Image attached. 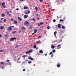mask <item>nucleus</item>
Returning a JSON list of instances; mask_svg holds the SVG:
<instances>
[{"label":"nucleus","instance_id":"c85d7f7f","mask_svg":"<svg viewBox=\"0 0 76 76\" xmlns=\"http://www.w3.org/2000/svg\"><path fill=\"white\" fill-rule=\"evenodd\" d=\"M35 10L36 11H37V10H38V8H37V7H35Z\"/></svg>","mask_w":76,"mask_h":76},{"label":"nucleus","instance_id":"de8ad7c7","mask_svg":"<svg viewBox=\"0 0 76 76\" xmlns=\"http://www.w3.org/2000/svg\"><path fill=\"white\" fill-rule=\"evenodd\" d=\"M0 23H3V21H1V20H0Z\"/></svg>","mask_w":76,"mask_h":76},{"label":"nucleus","instance_id":"6e6552de","mask_svg":"<svg viewBox=\"0 0 76 76\" xmlns=\"http://www.w3.org/2000/svg\"><path fill=\"white\" fill-rule=\"evenodd\" d=\"M61 66V64H57V66L58 67V68H59Z\"/></svg>","mask_w":76,"mask_h":76},{"label":"nucleus","instance_id":"4c0bfd02","mask_svg":"<svg viewBox=\"0 0 76 76\" xmlns=\"http://www.w3.org/2000/svg\"><path fill=\"white\" fill-rule=\"evenodd\" d=\"M40 2H43V0H39Z\"/></svg>","mask_w":76,"mask_h":76},{"label":"nucleus","instance_id":"dca6fc26","mask_svg":"<svg viewBox=\"0 0 76 76\" xmlns=\"http://www.w3.org/2000/svg\"><path fill=\"white\" fill-rule=\"evenodd\" d=\"M39 52L41 53H43V50H39Z\"/></svg>","mask_w":76,"mask_h":76},{"label":"nucleus","instance_id":"7ed1b4c3","mask_svg":"<svg viewBox=\"0 0 76 76\" xmlns=\"http://www.w3.org/2000/svg\"><path fill=\"white\" fill-rule=\"evenodd\" d=\"M29 24V23L28 21H25L24 25L25 26H27Z\"/></svg>","mask_w":76,"mask_h":76},{"label":"nucleus","instance_id":"3c124183","mask_svg":"<svg viewBox=\"0 0 76 76\" xmlns=\"http://www.w3.org/2000/svg\"><path fill=\"white\" fill-rule=\"evenodd\" d=\"M28 60H27V59H26V60L25 61V62H28Z\"/></svg>","mask_w":76,"mask_h":76},{"label":"nucleus","instance_id":"0e129e2a","mask_svg":"<svg viewBox=\"0 0 76 76\" xmlns=\"http://www.w3.org/2000/svg\"><path fill=\"white\" fill-rule=\"evenodd\" d=\"M1 68H5V67H2Z\"/></svg>","mask_w":76,"mask_h":76},{"label":"nucleus","instance_id":"37998d69","mask_svg":"<svg viewBox=\"0 0 76 76\" xmlns=\"http://www.w3.org/2000/svg\"><path fill=\"white\" fill-rule=\"evenodd\" d=\"M40 25H41V24H43V23L41 22V23H40Z\"/></svg>","mask_w":76,"mask_h":76},{"label":"nucleus","instance_id":"603ef678","mask_svg":"<svg viewBox=\"0 0 76 76\" xmlns=\"http://www.w3.org/2000/svg\"><path fill=\"white\" fill-rule=\"evenodd\" d=\"M7 13L8 15H9V12H7Z\"/></svg>","mask_w":76,"mask_h":76},{"label":"nucleus","instance_id":"0eeeda50","mask_svg":"<svg viewBox=\"0 0 76 76\" xmlns=\"http://www.w3.org/2000/svg\"><path fill=\"white\" fill-rule=\"evenodd\" d=\"M8 34H7L5 35H4V37L6 39H7V38H8Z\"/></svg>","mask_w":76,"mask_h":76},{"label":"nucleus","instance_id":"20e7f679","mask_svg":"<svg viewBox=\"0 0 76 76\" xmlns=\"http://www.w3.org/2000/svg\"><path fill=\"white\" fill-rule=\"evenodd\" d=\"M33 51V50H31V49L30 50H28V51L27 52H26V54L27 53H30L32 52Z\"/></svg>","mask_w":76,"mask_h":76},{"label":"nucleus","instance_id":"864d4df0","mask_svg":"<svg viewBox=\"0 0 76 76\" xmlns=\"http://www.w3.org/2000/svg\"><path fill=\"white\" fill-rule=\"evenodd\" d=\"M24 0H20V1H23Z\"/></svg>","mask_w":76,"mask_h":76},{"label":"nucleus","instance_id":"09e8293b","mask_svg":"<svg viewBox=\"0 0 76 76\" xmlns=\"http://www.w3.org/2000/svg\"><path fill=\"white\" fill-rule=\"evenodd\" d=\"M16 10H17V11H18V10H19V8H17L16 9Z\"/></svg>","mask_w":76,"mask_h":76},{"label":"nucleus","instance_id":"7c9ffc66","mask_svg":"<svg viewBox=\"0 0 76 76\" xmlns=\"http://www.w3.org/2000/svg\"><path fill=\"white\" fill-rule=\"evenodd\" d=\"M19 48V46L17 45H16L15 47V48Z\"/></svg>","mask_w":76,"mask_h":76},{"label":"nucleus","instance_id":"a211bd4d","mask_svg":"<svg viewBox=\"0 0 76 76\" xmlns=\"http://www.w3.org/2000/svg\"><path fill=\"white\" fill-rule=\"evenodd\" d=\"M32 27V26L31 25L30 27H28V28L29 29H31Z\"/></svg>","mask_w":76,"mask_h":76},{"label":"nucleus","instance_id":"2eb2a0df","mask_svg":"<svg viewBox=\"0 0 76 76\" xmlns=\"http://www.w3.org/2000/svg\"><path fill=\"white\" fill-rule=\"evenodd\" d=\"M55 46H54V45H53V46H51V48H52V49H54V48H55Z\"/></svg>","mask_w":76,"mask_h":76},{"label":"nucleus","instance_id":"774afa93","mask_svg":"<svg viewBox=\"0 0 76 76\" xmlns=\"http://www.w3.org/2000/svg\"><path fill=\"white\" fill-rule=\"evenodd\" d=\"M1 20H3V18H1Z\"/></svg>","mask_w":76,"mask_h":76},{"label":"nucleus","instance_id":"bb28decb","mask_svg":"<svg viewBox=\"0 0 76 76\" xmlns=\"http://www.w3.org/2000/svg\"><path fill=\"white\" fill-rule=\"evenodd\" d=\"M40 38H41V36H39V37H38V39H39Z\"/></svg>","mask_w":76,"mask_h":76},{"label":"nucleus","instance_id":"ea45409f","mask_svg":"<svg viewBox=\"0 0 76 76\" xmlns=\"http://www.w3.org/2000/svg\"><path fill=\"white\" fill-rule=\"evenodd\" d=\"M63 21L64 20L62 19H61V20H60V21Z\"/></svg>","mask_w":76,"mask_h":76},{"label":"nucleus","instance_id":"8fccbe9b","mask_svg":"<svg viewBox=\"0 0 76 76\" xmlns=\"http://www.w3.org/2000/svg\"><path fill=\"white\" fill-rule=\"evenodd\" d=\"M26 56V55H23V57L24 58H25Z\"/></svg>","mask_w":76,"mask_h":76},{"label":"nucleus","instance_id":"5701e85b","mask_svg":"<svg viewBox=\"0 0 76 76\" xmlns=\"http://www.w3.org/2000/svg\"><path fill=\"white\" fill-rule=\"evenodd\" d=\"M25 14H28V13L26 11H25L24 12Z\"/></svg>","mask_w":76,"mask_h":76},{"label":"nucleus","instance_id":"a18cd8bd","mask_svg":"<svg viewBox=\"0 0 76 76\" xmlns=\"http://www.w3.org/2000/svg\"><path fill=\"white\" fill-rule=\"evenodd\" d=\"M2 37V35H1V34H0V38H1V37Z\"/></svg>","mask_w":76,"mask_h":76},{"label":"nucleus","instance_id":"79ce46f5","mask_svg":"<svg viewBox=\"0 0 76 76\" xmlns=\"http://www.w3.org/2000/svg\"><path fill=\"white\" fill-rule=\"evenodd\" d=\"M53 53V52H51L50 53H49V55H51V54H52V53Z\"/></svg>","mask_w":76,"mask_h":76},{"label":"nucleus","instance_id":"4468645a","mask_svg":"<svg viewBox=\"0 0 76 76\" xmlns=\"http://www.w3.org/2000/svg\"><path fill=\"white\" fill-rule=\"evenodd\" d=\"M21 28L23 30H24L25 29V28L24 27H21Z\"/></svg>","mask_w":76,"mask_h":76},{"label":"nucleus","instance_id":"423d86ee","mask_svg":"<svg viewBox=\"0 0 76 76\" xmlns=\"http://www.w3.org/2000/svg\"><path fill=\"white\" fill-rule=\"evenodd\" d=\"M18 19L19 21H22V18H20V17H18Z\"/></svg>","mask_w":76,"mask_h":76},{"label":"nucleus","instance_id":"b1692460","mask_svg":"<svg viewBox=\"0 0 76 76\" xmlns=\"http://www.w3.org/2000/svg\"><path fill=\"white\" fill-rule=\"evenodd\" d=\"M37 25L38 26H41V25L40 23L39 24V23H38Z\"/></svg>","mask_w":76,"mask_h":76},{"label":"nucleus","instance_id":"e2e57ef3","mask_svg":"<svg viewBox=\"0 0 76 76\" xmlns=\"http://www.w3.org/2000/svg\"><path fill=\"white\" fill-rule=\"evenodd\" d=\"M47 53H46V54H45V56H47Z\"/></svg>","mask_w":76,"mask_h":76},{"label":"nucleus","instance_id":"5fc2aeb1","mask_svg":"<svg viewBox=\"0 0 76 76\" xmlns=\"http://www.w3.org/2000/svg\"><path fill=\"white\" fill-rule=\"evenodd\" d=\"M3 50H0V51L1 52H3Z\"/></svg>","mask_w":76,"mask_h":76},{"label":"nucleus","instance_id":"c756f323","mask_svg":"<svg viewBox=\"0 0 76 76\" xmlns=\"http://www.w3.org/2000/svg\"><path fill=\"white\" fill-rule=\"evenodd\" d=\"M62 28H63V29H65V26H62Z\"/></svg>","mask_w":76,"mask_h":76},{"label":"nucleus","instance_id":"412c9836","mask_svg":"<svg viewBox=\"0 0 76 76\" xmlns=\"http://www.w3.org/2000/svg\"><path fill=\"white\" fill-rule=\"evenodd\" d=\"M28 7H23V9H24V10L28 9Z\"/></svg>","mask_w":76,"mask_h":76},{"label":"nucleus","instance_id":"aec40b11","mask_svg":"<svg viewBox=\"0 0 76 76\" xmlns=\"http://www.w3.org/2000/svg\"><path fill=\"white\" fill-rule=\"evenodd\" d=\"M1 16L3 17H5V15H4V13H2V14Z\"/></svg>","mask_w":76,"mask_h":76},{"label":"nucleus","instance_id":"4d7b16f0","mask_svg":"<svg viewBox=\"0 0 76 76\" xmlns=\"http://www.w3.org/2000/svg\"><path fill=\"white\" fill-rule=\"evenodd\" d=\"M38 16H39L38 14H36V16L38 17Z\"/></svg>","mask_w":76,"mask_h":76},{"label":"nucleus","instance_id":"338daca9","mask_svg":"<svg viewBox=\"0 0 76 76\" xmlns=\"http://www.w3.org/2000/svg\"><path fill=\"white\" fill-rule=\"evenodd\" d=\"M49 10H50V8H49Z\"/></svg>","mask_w":76,"mask_h":76},{"label":"nucleus","instance_id":"cd10ccee","mask_svg":"<svg viewBox=\"0 0 76 76\" xmlns=\"http://www.w3.org/2000/svg\"><path fill=\"white\" fill-rule=\"evenodd\" d=\"M50 26H48L47 27V28H48V30H49V29H50Z\"/></svg>","mask_w":76,"mask_h":76},{"label":"nucleus","instance_id":"69168bd1","mask_svg":"<svg viewBox=\"0 0 76 76\" xmlns=\"http://www.w3.org/2000/svg\"><path fill=\"white\" fill-rule=\"evenodd\" d=\"M9 16H11V14H9Z\"/></svg>","mask_w":76,"mask_h":76},{"label":"nucleus","instance_id":"473e14b6","mask_svg":"<svg viewBox=\"0 0 76 76\" xmlns=\"http://www.w3.org/2000/svg\"><path fill=\"white\" fill-rule=\"evenodd\" d=\"M10 60L9 59H7V62H10Z\"/></svg>","mask_w":76,"mask_h":76},{"label":"nucleus","instance_id":"f704fd0d","mask_svg":"<svg viewBox=\"0 0 76 76\" xmlns=\"http://www.w3.org/2000/svg\"><path fill=\"white\" fill-rule=\"evenodd\" d=\"M16 31H13V32L12 33H13V34H15V33H16Z\"/></svg>","mask_w":76,"mask_h":76},{"label":"nucleus","instance_id":"72a5a7b5","mask_svg":"<svg viewBox=\"0 0 76 76\" xmlns=\"http://www.w3.org/2000/svg\"><path fill=\"white\" fill-rule=\"evenodd\" d=\"M53 52H56V50L55 49H53Z\"/></svg>","mask_w":76,"mask_h":76},{"label":"nucleus","instance_id":"49530a36","mask_svg":"<svg viewBox=\"0 0 76 76\" xmlns=\"http://www.w3.org/2000/svg\"><path fill=\"white\" fill-rule=\"evenodd\" d=\"M51 56H52V57H53V54H52L51 55Z\"/></svg>","mask_w":76,"mask_h":76},{"label":"nucleus","instance_id":"f3484780","mask_svg":"<svg viewBox=\"0 0 76 76\" xmlns=\"http://www.w3.org/2000/svg\"><path fill=\"white\" fill-rule=\"evenodd\" d=\"M14 24H16L17 23V22L15 20V21H14Z\"/></svg>","mask_w":76,"mask_h":76},{"label":"nucleus","instance_id":"bf43d9fd","mask_svg":"<svg viewBox=\"0 0 76 76\" xmlns=\"http://www.w3.org/2000/svg\"><path fill=\"white\" fill-rule=\"evenodd\" d=\"M37 19L38 20H39V17H37Z\"/></svg>","mask_w":76,"mask_h":76},{"label":"nucleus","instance_id":"58836bf2","mask_svg":"<svg viewBox=\"0 0 76 76\" xmlns=\"http://www.w3.org/2000/svg\"><path fill=\"white\" fill-rule=\"evenodd\" d=\"M11 21H14V19H13V18H11Z\"/></svg>","mask_w":76,"mask_h":76},{"label":"nucleus","instance_id":"9d476101","mask_svg":"<svg viewBox=\"0 0 76 76\" xmlns=\"http://www.w3.org/2000/svg\"><path fill=\"white\" fill-rule=\"evenodd\" d=\"M60 45H57V49H60L61 48V46H60Z\"/></svg>","mask_w":76,"mask_h":76},{"label":"nucleus","instance_id":"1a4fd4ad","mask_svg":"<svg viewBox=\"0 0 76 76\" xmlns=\"http://www.w3.org/2000/svg\"><path fill=\"white\" fill-rule=\"evenodd\" d=\"M28 15H25L24 16V18H27V17H28Z\"/></svg>","mask_w":76,"mask_h":76},{"label":"nucleus","instance_id":"680f3d73","mask_svg":"<svg viewBox=\"0 0 76 76\" xmlns=\"http://www.w3.org/2000/svg\"><path fill=\"white\" fill-rule=\"evenodd\" d=\"M38 48H36V50H37V49H38Z\"/></svg>","mask_w":76,"mask_h":76},{"label":"nucleus","instance_id":"f03ea898","mask_svg":"<svg viewBox=\"0 0 76 76\" xmlns=\"http://www.w3.org/2000/svg\"><path fill=\"white\" fill-rule=\"evenodd\" d=\"M5 4L4 2H3L1 4V5L2 6V7L4 8H6V6L5 5Z\"/></svg>","mask_w":76,"mask_h":76},{"label":"nucleus","instance_id":"c9c22d12","mask_svg":"<svg viewBox=\"0 0 76 76\" xmlns=\"http://www.w3.org/2000/svg\"><path fill=\"white\" fill-rule=\"evenodd\" d=\"M36 48V45H34V48Z\"/></svg>","mask_w":76,"mask_h":76},{"label":"nucleus","instance_id":"ddd939ff","mask_svg":"<svg viewBox=\"0 0 76 76\" xmlns=\"http://www.w3.org/2000/svg\"><path fill=\"white\" fill-rule=\"evenodd\" d=\"M28 58L29 59H31V60H33V59H34L33 58H31V56H30L28 57Z\"/></svg>","mask_w":76,"mask_h":76},{"label":"nucleus","instance_id":"13d9d810","mask_svg":"<svg viewBox=\"0 0 76 76\" xmlns=\"http://www.w3.org/2000/svg\"><path fill=\"white\" fill-rule=\"evenodd\" d=\"M28 13H30V11H28Z\"/></svg>","mask_w":76,"mask_h":76},{"label":"nucleus","instance_id":"2f4dec72","mask_svg":"<svg viewBox=\"0 0 76 76\" xmlns=\"http://www.w3.org/2000/svg\"><path fill=\"white\" fill-rule=\"evenodd\" d=\"M6 21H7L6 19H4V22H6Z\"/></svg>","mask_w":76,"mask_h":76},{"label":"nucleus","instance_id":"f8f14e48","mask_svg":"<svg viewBox=\"0 0 76 76\" xmlns=\"http://www.w3.org/2000/svg\"><path fill=\"white\" fill-rule=\"evenodd\" d=\"M4 28V27L3 26H1V27H0V29H1V30H3Z\"/></svg>","mask_w":76,"mask_h":76},{"label":"nucleus","instance_id":"39448f33","mask_svg":"<svg viewBox=\"0 0 76 76\" xmlns=\"http://www.w3.org/2000/svg\"><path fill=\"white\" fill-rule=\"evenodd\" d=\"M15 39H16V37H12V38H11L10 40V41H12V40L14 41Z\"/></svg>","mask_w":76,"mask_h":76},{"label":"nucleus","instance_id":"6e6d98bb","mask_svg":"<svg viewBox=\"0 0 76 76\" xmlns=\"http://www.w3.org/2000/svg\"><path fill=\"white\" fill-rule=\"evenodd\" d=\"M25 70H26L25 69H23V71H25Z\"/></svg>","mask_w":76,"mask_h":76},{"label":"nucleus","instance_id":"f257e3e1","mask_svg":"<svg viewBox=\"0 0 76 76\" xmlns=\"http://www.w3.org/2000/svg\"><path fill=\"white\" fill-rule=\"evenodd\" d=\"M14 26H10V27H8V29L9 31H11V30H12V27H13Z\"/></svg>","mask_w":76,"mask_h":76},{"label":"nucleus","instance_id":"9b49d317","mask_svg":"<svg viewBox=\"0 0 76 76\" xmlns=\"http://www.w3.org/2000/svg\"><path fill=\"white\" fill-rule=\"evenodd\" d=\"M58 27L59 28H61V26L60 24H58Z\"/></svg>","mask_w":76,"mask_h":76},{"label":"nucleus","instance_id":"393cba45","mask_svg":"<svg viewBox=\"0 0 76 76\" xmlns=\"http://www.w3.org/2000/svg\"><path fill=\"white\" fill-rule=\"evenodd\" d=\"M34 33H36V32H37V30L35 29L34 30Z\"/></svg>","mask_w":76,"mask_h":76},{"label":"nucleus","instance_id":"e433bc0d","mask_svg":"<svg viewBox=\"0 0 76 76\" xmlns=\"http://www.w3.org/2000/svg\"><path fill=\"white\" fill-rule=\"evenodd\" d=\"M28 64H31V61H28Z\"/></svg>","mask_w":76,"mask_h":76},{"label":"nucleus","instance_id":"6ab92c4d","mask_svg":"<svg viewBox=\"0 0 76 76\" xmlns=\"http://www.w3.org/2000/svg\"><path fill=\"white\" fill-rule=\"evenodd\" d=\"M57 31H55L54 32V36H56V34L57 33Z\"/></svg>","mask_w":76,"mask_h":76},{"label":"nucleus","instance_id":"a19ab883","mask_svg":"<svg viewBox=\"0 0 76 76\" xmlns=\"http://www.w3.org/2000/svg\"><path fill=\"white\" fill-rule=\"evenodd\" d=\"M53 21L54 22H56V20H55V19L53 20Z\"/></svg>","mask_w":76,"mask_h":76},{"label":"nucleus","instance_id":"a878e982","mask_svg":"<svg viewBox=\"0 0 76 76\" xmlns=\"http://www.w3.org/2000/svg\"><path fill=\"white\" fill-rule=\"evenodd\" d=\"M32 20L33 21H35V18H32Z\"/></svg>","mask_w":76,"mask_h":76},{"label":"nucleus","instance_id":"052dcab7","mask_svg":"<svg viewBox=\"0 0 76 76\" xmlns=\"http://www.w3.org/2000/svg\"><path fill=\"white\" fill-rule=\"evenodd\" d=\"M1 64H4L3 62H2L1 63Z\"/></svg>","mask_w":76,"mask_h":76},{"label":"nucleus","instance_id":"4be33fe9","mask_svg":"<svg viewBox=\"0 0 76 76\" xmlns=\"http://www.w3.org/2000/svg\"><path fill=\"white\" fill-rule=\"evenodd\" d=\"M41 42L40 41V40H38L37 41V43H41Z\"/></svg>","mask_w":76,"mask_h":76},{"label":"nucleus","instance_id":"c03bdc74","mask_svg":"<svg viewBox=\"0 0 76 76\" xmlns=\"http://www.w3.org/2000/svg\"><path fill=\"white\" fill-rule=\"evenodd\" d=\"M34 34H35V32L34 33H33L32 34V35H34Z\"/></svg>","mask_w":76,"mask_h":76}]
</instances>
